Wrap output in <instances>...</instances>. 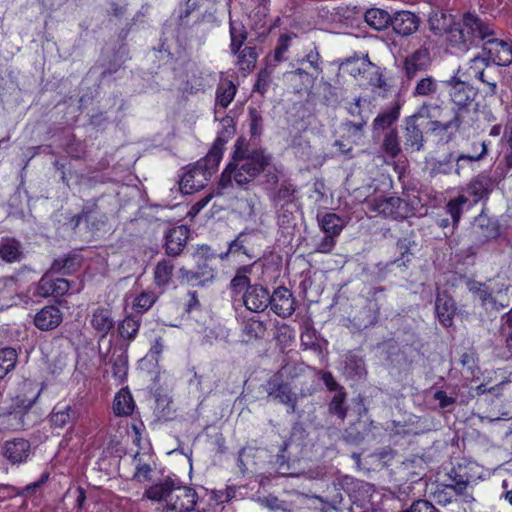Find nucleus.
<instances>
[{
  "mask_svg": "<svg viewBox=\"0 0 512 512\" xmlns=\"http://www.w3.org/2000/svg\"><path fill=\"white\" fill-rule=\"evenodd\" d=\"M400 116V106L395 104L393 107L381 111L373 120L372 128L374 132L389 129Z\"/></svg>",
  "mask_w": 512,
  "mask_h": 512,
  "instance_id": "473e14b6",
  "label": "nucleus"
},
{
  "mask_svg": "<svg viewBox=\"0 0 512 512\" xmlns=\"http://www.w3.org/2000/svg\"><path fill=\"white\" fill-rule=\"evenodd\" d=\"M437 92L438 82L432 76H427L416 83L412 94L416 97H432Z\"/></svg>",
  "mask_w": 512,
  "mask_h": 512,
  "instance_id": "a18cd8bd",
  "label": "nucleus"
},
{
  "mask_svg": "<svg viewBox=\"0 0 512 512\" xmlns=\"http://www.w3.org/2000/svg\"><path fill=\"white\" fill-rule=\"evenodd\" d=\"M435 311L443 326H452L453 318L456 313V306L451 296L445 292L438 293L435 301Z\"/></svg>",
  "mask_w": 512,
  "mask_h": 512,
  "instance_id": "393cba45",
  "label": "nucleus"
},
{
  "mask_svg": "<svg viewBox=\"0 0 512 512\" xmlns=\"http://www.w3.org/2000/svg\"><path fill=\"white\" fill-rule=\"evenodd\" d=\"M321 230L328 235L337 237L345 227V221L335 213H326L318 217Z\"/></svg>",
  "mask_w": 512,
  "mask_h": 512,
  "instance_id": "f704fd0d",
  "label": "nucleus"
},
{
  "mask_svg": "<svg viewBox=\"0 0 512 512\" xmlns=\"http://www.w3.org/2000/svg\"><path fill=\"white\" fill-rule=\"evenodd\" d=\"M270 298L269 306L278 316L288 318L294 313L295 299L292 292L287 288L283 286L276 288Z\"/></svg>",
  "mask_w": 512,
  "mask_h": 512,
  "instance_id": "4468645a",
  "label": "nucleus"
},
{
  "mask_svg": "<svg viewBox=\"0 0 512 512\" xmlns=\"http://www.w3.org/2000/svg\"><path fill=\"white\" fill-rule=\"evenodd\" d=\"M495 33L496 31L489 22L476 14L466 13L461 22L454 23L449 27L448 42L451 47L466 51L476 41L485 44L487 40L495 36Z\"/></svg>",
  "mask_w": 512,
  "mask_h": 512,
  "instance_id": "20e7f679",
  "label": "nucleus"
},
{
  "mask_svg": "<svg viewBox=\"0 0 512 512\" xmlns=\"http://www.w3.org/2000/svg\"><path fill=\"white\" fill-rule=\"evenodd\" d=\"M63 320V314L56 306H45L34 317L35 326L42 331L57 328Z\"/></svg>",
  "mask_w": 512,
  "mask_h": 512,
  "instance_id": "4be33fe9",
  "label": "nucleus"
},
{
  "mask_svg": "<svg viewBox=\"0 0 512 512\" xmlns=\"http://www.w3.org/2000/svg\"><path fill=\"white\" fill-rule=\"evenodd\" d=\"M365 204L370 211L385 218L403 220L414 215L411 204L396 196L366 199Z\"/></svg>",
  "mask_w": 512,
  "mask_h": 512,
  "instance_id": "0eeeda50",
  "label": "nucleus"
},
{
  "mask_svg": "<svg viewBox=\"0 0 512 512\" xmlns=\"http://www.w3.org/2000/svg\"><path fill=\"white\" fill-rule=\"evenodd\" d=\"M157 296L153 292H142L133 302V309L137 313L143 314L147 312L156 302Z\"/></svg>",
  "mask_w": 512,
  "mask_h": 512,
  "instance_id": "09e8293b",
  "label": "nucleus"
},
{
  "mask_svg": "<svg viewBox=\"0 0 512 512\" xmlns=\"http://www.w3.org/2000/svg\"><path fill=\"white\" fill-rule=\"evenodd\" d=\"M23 253L20 243L13 238H3L0 241V258L8 263L20 261Z\"/></svg>",
  "mask_w": 512,
  "mask_h": 512,
  "instance_id": "72a5a7b5",
  "label": "nucleus"
},
{
  "mask_svg": "<svg viewBox=\"0 0 512 512\" xmlns=\"http://www.w3.org/2000/svg\"><path fill=\"white\" fill-rule=\"evenodd\" d=\"M144 497L163 503L164 512H183L196 505L197 497L194 489L180 485L170 478L150 486Z\"/></svg>",
  "mask_w": 512,
  "mask_h": 512,
  "instance_id": "7ed1b4c3",
  "label": "nucleus"
},
{
  "mask_svg": "<svg viewBox=\"0 0 512 512\" xmlns=\"http://www.w3.org/2000/svg\"><path fill=\"white\" fill-rule=\"evenodd\" d=\"M365 79L368 80V83L374 87L381 90L387 89V82L383 77L381 69L374 64V69L369 70L367 74L364 76Z\"/></svg>",
  "mask_w": 512,
  "mask_h": 512,
  "instance_id": "4d7b16f0",
  "label": "nucleus"
},
{
  "mask_svg": "<svg viewBox=\"0 0 512 512\" xmlns=\"http://www.w3.org/2000/svg\"><path fill=\"white\" fill-rule=\"evenodd\" d=\"M497 179L484 172L478 174L468 185V191L473 195L475 201L488 197L497 185Z\"/></svg>",
  "mask_w": 512,
  "mask_h": 512,
  "instance_id": "b1692460",
  "label": "nucleus"
},
{
  "mask_svg": "<svg viewBox=\"0 0 512 512\" xmlns=\"http://www.w3.org/2000/svg\"><path fill=\"white\" fill-rule=\"evenodd\" d=\"M76 418V412L70 405H57L54 407L50 421L53 426L62 428Z\"/></svg>",
  "mask_w": 512,
  "mask_h": 512,
  "instance_id": "58836bf2",
  "label": "nucleus"
},
{
  "mask_svg": "<svg viewBox=\"0 0 512 512\" xmlns=\"http://www.w3.org/2000/svg\"><path fill=\"white\" fill-rule=\"evenodd\" d=\"M479 64L484 66H488L489 62L485 58L474 57L471 60V64L468 68V74L470 77H474L489 87V91L491 94H496L497 92V77L495 75V71L493 70H485L483 67H480Z\"/></svg>",
  "mask_w": 512,
  "mask_h": 512,
  "instance_id": "aec40b11",
  "label": "nucleus"
},
{
  "mask_svg": "<svg viewBox=\"0 0 512 512\" xmlns=\"http://www.w3.org/2000/svg\"><path fill=\"white\" fill-rule=\"evenodd\" d=\"M408 512H439L431 502L428 500H417L414 501L409 509H407Z\"/></svg>",
  "mask_w": 512,
  "mask_h": 512,
  "instance_id": "774afa93",
  "label": "nucleus"
},
{
  "mask_svg": "<svg viewBox=\"0 0 512 512\" xmlns=\"http://www.w3.org/2000/svg\"><path fill=\"white\" fill-rule=\"evenodd\" d=\"M190 231L184 226L170 228L164 235V248L169 256H178L181 254L187 244Z\"/></svg>",
  "mask_w": 512,
  "mask_h": 512,
  "instance_id": "2eb2a0df",
  "label": "nucleus"
},
{
  "mask_svg": "<svg viewBox=\"0 0 512 512\" xmlns=\"http://www.w3.org/2000/svg\"><path fill=\"white\" fill-rule=\"evenodd\" d=\"M454 168L452 155L448 159L442 161H436L432 166V173L437 174H449Z\"/></svg>",
  "mask_w": 512,
  "mask_h": 512,
  "instance_id": "338daca9",
  "label": "nucleus"
},
{
  "mask_svg": "<svg viewBox=\"0 0 512 512\" xmlns=\"http://www.w3.org/2000/svg\"><path fill=\"white\" fill-rule=\"evenodd\" d=\"M82 221H85L93 229H99V226L105 223L106 216L99 210L96 200L87 201L81 212L72 217L71 224L75 229Z\"/></svg>",
  "mask_w": 512,
  "mask_h": 512,
  "instance_id": "f3484780",
  "label": "nucleus"
},
{
  "mask_svg": "<svg viewBox=\"0 0 512 512\" xmlns=\"http://www.w3.org/2000/svg\"><path fill=\"white\" fill-rule=\"evenodd\" d=\"M317 76L315 72H309L303 68H297L284 74L287 81L295 85L298 92L311 89Z\"/></svg>",
  "mask_w": 512,
  "mask_h": 512,
  "instance_id": "7c9ffc66",
  "label": "nucleus"
},
{
  "mask_svg": "<svg viewBox=\"0 0 512 512\" xmlns=\"http://www.w3.org/2000/svg\"><path fill=\"white\" fill-rule=\"evenodd\" d=\"M90 324L99 335L100 339H104L115 324L112 311L105 307L94 309L91 314Z\"/></svg>",
  "mask_w": 512,
  "mask_h": 512,
  "instance_id": "5701e85b",
  "label": "nucleus"
},
{
  "mask_svg": "<svg viewBox=\"0 0 512 512\" xmlns=\"http://www.w3.org/2000/svg\"><path fill=\"white\" fill-rule=\"evenodd\" d=\"M256 450L253 448H243L239 452L238 462L242 472L248 470L249 466L255 465Z\"/></svg>",
  "mask_w": 512,
  "mask_h": 512,
  "instance_id": "bf43d9fd",
  "label": "nucleus"
},
{
  "mask_svg": "<svg viewBox=\"0 0 512 512\" xmlns=\"http://www.w3.org/2000/svg\"><path fill=\"white\" fill-rule=\"evenodd\" d=\"M271 156L263 150H247V142L239 138L235 144L232 161L226 165V187L235 181L238 185L250 182L270 165Z\"/></svg>",
  "mask_w": 512,
  "mask_h": 512,
  "instance_id": "f257e3e1",
  "label": "nucleus"
},
{
  "mask_svg": "<svg viewBox=\"0 0 512 512\" xmlns=\"http://www.w3.org/2000/svg\"><path fill=\"white\" fill-rule=\"evenodd\" d=\"M414 244V241L411 238L405 237L401 238L397 241V249L400 254V258H398L395 262L399 264V266H405L407 262H410L411 247Z\"/></svg>",
  "mask_w": 512,
  "mask_h": 512,
  "instance_id": "5fc2aeb1",
  "label": "nucleus"
},
{
  "mask_svg": "<svg viewBox=\"0 0 512 512\" xmlns=\"http://www.w3.org/2000/svg\"><path fill=\"white\" fill-rule=\"evenodd\" d=\"M250 131L252 136H259L262 132V116L255 108L249 110Z\"/></svg>",
  "mask_w": 512,
  "mask_h": 512,
  "instance_id": "0e129e2a",
  "label": "nucleus"
},
{
  "mask_svg": "<svg viewBox=\"0 0 512 512\" xmlns=\"http://www.w3.org/2000/svg\"><path fill=\"white\" fill-rule=\"evenodd\" d=\"M473 234L480 242L494 239L498 236L499 230L496 224L489 218L480 216L473 224Z\"/></svg>",
  "mask_w": 512,
  "mask_h": 512,
  "instance_id": "2f4dec72",
  "label": "nucleus"
},
{
  "mask_svg": "<svg viewBox=\"0 0 512 512\" xmlns=\"http://www.w3.org/2000/svg\"><path fill=\"white\" fill-rule=\"evenodd\" d=\"M31 446L29 441L23 438L7 440L2 445V455L12 465H18L27 461Z\"/></svg>",
  "mask_w": 512,
  "mask_h": 512,
  "instance_id": "ddd939ff",
  "label": "nucleus"
},
{
  "mask_svg": "<svg viewBox=\"0 0 512 512\" xmlns=\"http://www.w3.org/2000/svg\"><path fill=\"white\" fill-rule=\"evenodd\" d=\"M266 392L268 397L287 406L289 414H296L299 418L301 412L297 407L298 395L292 391L288 383H285L281 377L274 375L266 384Z\"/></svg>",
  "mask_w": 512,
  "mask_h": 512,
  "instance_id": "1a4fd4ad",
  "label": "nucleus"
},
{
  "mask_svg": "<svg viewBox=\"0 0 512 512\" xmlns=\"http://www.w3.org/2000/svg\"><path fill=\"white\" fill-rule=\"evenodd\" d=\"M345 398L346 393L343 390H339L335 393L329 403L330 413L338 416L342 420L346 417L347 414V408L344 405Z\"/></svg>",
  "mask_w": 512,
  "mask_h": 512,
  "instance_id": "8fccbe9b",
  "label": "nucleus"
},
{
  "mask_svg": "<svg viewBox=\"0 0 512 512\" xmlns=\"http://www.w3.org/2000/svg\"><path fill=\"white\" fill-rule=\"evenodd\" d=\"M295 192V187L291 183L284 181L273 196V201L276 205L281 202L291 203L294 199Z\"/></svg>",
  "mask_w": 512,
  "mask_h": 512,
  "instance_id": "864d4df0",
  "label": "nucleus"
},
{
  "mask_svg": "<svg viewBox=\"0 0 512 512\" xmlns=\"http://www.w3.org/2000/svg\"><path fill=\"white\" fill-rule=\"evenodd\" d=\"M194 258L198 263L203 260V266L199 264V269L197 271H190L185 268H181L180 273L183 279L189 283H192L195 280L204 282L213 279L214 268L209 264V262L215 259V255L212 253L211 248L207 245L198 247L194 254Z\"/></svg>",
  "mask_w": 512,
  "mask_h": 512,
  "instance_id": "9b49d317",
  "label": "nucleus"
},
{
  "mask_svg": "<svg viewBox=\"0 0 512 512\" xmlns=\"http://www.w3.org/2000/svg\"><path fill=\"white\" fill-rule=\"evenodd\" d=\"M390 25L395 33L407 37L418 30L420 18L410 11H397L391 16Z\"/></svg>",
  "mask_w": 512,
  "mask_h": 512,
  "instance_id": "a211bd4d",
  "label": "nucleus"
},
{
  "mask_svg": "<svg viewBox=\"0 0 512 512\" xmlns=\"http://www.w3.org/2000/svg\"><path fill=\"white\" fill-rule=\"evenodd\" d=\"M469 291L487 312H498L510 305L508 287L493 289L486 284L473 282L469 286Z\"/></svg>",
  "mask_w": 512,
  "mask_h": 512,
  "instance_id": "6e6552de",
  "label": "nucleus"
},
{
  "mask_svg": "<svg viewBox=\"0 0 512 512\" xmlns=\"http://www.w3.org/2000/svg\"><path fill=\"white\" fill-rule=\"evenodd\" d=\"M300 64L308 63L309 66L313 69V71L319 75L322 72L321 68V57L316 48L312 49L308 52L305 57L298 60Z\"/></svg>",
  "mask_w": 512,
  "mask_h": 512,
  "instance_id": "13d9d810",
  "label": "nucleus"
},
{
  "mask_svg": "<svg viewBox=\"0 0 512 512\" xmlns=\"http://www.w3.org/2000/svg\"><path fill=\"white\" fill-rule=\"evenodd\" d=\"M223 154V140L220 135L208 154L196 163L187 166L180 180V190L184 194H193L204 188L212 175L218 170Z\"/></svg>",
  "mask_w": 512,
  "mask_h": 512,
  "instance_id": "f03ea898",
  "label": "nucleus"
},
{
  "mask_svg": "<svg viewBox=\"0 0 512 512\" xmlns=\"http://www.w3.org/2000/svg\"><path fill=\"white\" fill-rule=\"evenodd\" d=\"M113 410L117 416H129L134 410V400L130 392L121 389L115 396Z\"/></svg>",
  "mask_w": 512,
  "mask_h": 512,
  "instance_id": "e433bc0d",
  "label": "nucleus"
},
{
  "mask_svg": "<svg viewBox=\"0 0 512 512\" xmlns=\"http://www.w3.org/2000/svg\"><path fill=\"white\" fill-rule=\"evenodd\" d=\"M431 61L429 49L421 46L405 58L403 68L406 76L414 78L419 72L427 70Z\"/></svg>",
  "mask_w": 512,
  "mask_h": 512,
  "instance_id": "dca6fc26",
  "label": "nucleus"
},
{
  "mask_svg": "<svg viewBox=\"0 0 512 512\" xmlns=\"http://www.w3.org/2000/svg\"><path fill=\"white\" fill-rule=\"evenodd\" d=\"M140 325V316L128 315L118 325L119 335L123 339L133 340L139 331Z\"/></svg>",
  "mask_w": 512,
  "mask_h": 512,
  "instance_id": "a19ab883",
  "label": "nucleus"
},
{
  "mask_svg": "<svg viewBox=\"0 0 512 512\" xmlns=\"http://www.w3.org/2000/svg\"><path fill=\"white\" fill-rule=\"evenodd\" d=\"M81 266V258L77 254H68L55 259L51 270L62 275H69Z\"/></svg>",
  "mask_w": 512,
  "mask_h": 512,
  "instance_id": "c9c22d12",
  "label": "nucleus"
},
{
  "mask_svg": "<svg viewBox=\"0 0 512 512\" xmlns=\"http://www.w3.org/2000/svg\"><path fill=\"white\" fill-rule=\"evenodd\" d=\"M450 101L453 104V115L469 129L473 127L478 117V110L474 103L476 91L467 83L455 77L448 81Z\"/></svg>",
  "mask_w": 512,
  "mask_h": 512,
  "instance_id": "39448f33",
  "label": "nucleus"
},
{
  "mask_svg": "<svg viewBox=\"0 0 512 512\" xmlns=\"http://www.w3.org/2000/svg\"><path fill=\"white\" fill-rule=\"evenodd\" d=\"M467 201L468 199L464 195H459L447 203L446 212L451 217L453 227L457 226L463 212V207Z\"/></svg>",
  "mask_w": 512,
  "mask_h": 512,
  "instance_id": "de8ad7c7",
  "label": "nucleus"
},
{
  "mask_svg": "<svg viewBox=\"0 0 512 512\" xmlns=\"http://www.w3.org/2000/svg\"><path fill=\"white\" fill-rule=\"evenodd\" d=\"M439 106L432 103H423L419 111L404 120V148L406 151H420L424 148V135L420 120L424 117L435 118Z\"/></svg>",
  "mask_w": 512,
  "mask_h": 512,
  "instance_id": "423d86ee",
  "label": "nucleus"
},
{
  "mask_svg": "<svg viewBox=\"0 0 512 512\" xmlns=\"http://www.w3.org/2000/svg\"><path fill=\"white\" fill-rule=\"evenodd\" d=\"M365 21L370 27L382 30L390 25L391 15L383 9L371 8L365 13Z\"/></svg>",
  "mask_w": 512,
  "mask_h": 512,
  "instance_id": "4c0bfd02",
  "label": "nucleus"
},
{
  "mask_svg": "<svg viewBox=\"0 0 512 512\" xmlns=\"http://www.w3.org/2000/svg\"><path fill=\"white\" fill-rule=\"evenodd\" d=\"M272 74L273 69L270 67H266L260 70L257 76V80L253 86V91L259 93L260 95H264L272 82Z\"/></svg>",
  "mask_w": 512,
  "mask_h": 512,
  "instance_id": "3c124183",
  "label": "nucleus"
},
{
  "mask_svg": "<svg viewBox=\"0 0 512 512\" xmlns=\"http://www.w3.org/2000/svg\"><path fill=\"white\" fill-rule=\"evenodd\" d=\"M292 39L291 35L282 34L278 39V44L274 51V58L276 62H281L284 60V54L287 52L290 41Z\"/></svg>",
  "mask_w": 512,
  "mask_h": 512,
  "instance_id": "e2e57ef3",
  "label": "nucleus"
},
{
  "mask_svg": "<svg viewBox=\"0 0 512 512\" xmlns=\"http://www.w3.org/2000/svg\"><path fill=\"white\" fill-rule=\"evenodd\" d=\"M271 301L270 293L262 286H249L243 295V302L247 309L253 312L264 311Z\"/></svg>",
  "mask_w": 512,
  "mask_h": 512,
  "instance_id": "6ab92c4d",
  "label": "nucleus"
},
{
  "mask_svg": "<svg viewBox=\"0 0 512 512\" xmlns=\"http://www.w3.org/2000/svg\"><path fill=\"white\" fill-rule=\"evenodd\" d=\"M230 34V48L237 55V66L242 71H250L254 68L257 60L255 48L245 46L241 49L243 42L246 40V33L242 29L237 30L233 23L230 24Z\"/></svg>",
  "mask_w": 512,
  "mask_h": 512,
  "instance_id": "9d476101",
  "label": "nucleus"
},
{
  "mask_svg": "<svg viewBox=\"0 0 512 512\" xmlns=\"http://www.w3.org/2000/svg\"><path fill=\"white\" fill-rule=\"evenodd\" d=\"M305 367L303 363L299 362H286L282 365L281 369L276 375L279 377H286L287 379H294L303 374Z\"/></svg>",
  "mask_w": 512,
  "mask_h": 512,
  "instance_id": "6e6d98bb",
  "label": "nucleus"
},
{
  "mask_svg": "<svg viewBox=\"0 0 512 512\" xmlns=\"http://www.w3.org/2000/svg\"><path fill=\"white\" fill-rule=\"evenodd\" d=\"M336 237L325 234V236L316 243L315 251L319 253H330L336 244Z\"/></svg>",
  "mask_w": 512,
  "mask_h": 512,
  "instance_id": "69168bd1",
  "label": "nucleus"
},
{
  "mask_svg": "<svg viewBox=\"0 0 512 512\" xmlns=\"http://www.w3.org/2000/svg\"><path fill=\"white\" fill-rule=\"evenodd\" d=\"M377 321V307L375 303L368 302L362 308L357 310L351 319L352 326L356 330H364Z\"/></svg>",
  "mask_w": 512,
  "mask_h": 512,
  "instance_id": "a878e982",
  "label": "nucleus"
},
{
  "mask_svg": "<svg viewBox=\"0 0 512 512\" xmlns=\"http://www.w3.org/2000/svg\"><path fill=\"white\" fill-rule=\"evenodd\" d=\"M510 169H512V145H508V147L503 150L496 171L500 170V176L501 178H504L505 174Z\"/></svg>",
  "mask_w": 512,
  "mask_h": 512,
  "instance_id": "052dcab7",
  "label": "nucleus"
},
{
  "mask_svg": "<svg viewBox=\"0 0 512 512\" xmlns=\"http://www.w3.org/2000/svg\"><path fill=\"white\" fill-rule=\"evenodd\" d=\"M109 364L112 366V376L117 384H122L128 374V355L121 349H115L109 358Z\"/></svg>",
  "mask_w": 512,
  "mask_h": 512,
  "instance_id": "c85d7f7f",
  "label": "nucleus"
},
{
  "mask_svg": "<svg viewBox=\"0 0 512 512\" xmlns=\"http://www.w3.org/2000/svg\"><path fill=\"white\" fill-rule=\"evenodd\" d=\"M174 264L171 260L163 259L159 261L154 270V279L157 286H166L172 277Z\"/></svg>",
  "mask_w": 512,
  "mask_h": 512,
  "instance_id": "c03bdc74",
  "label": "nucleus"
},
{
  "mask_svg": "<svg viewBox=\"0 0 512 512\" xmlns=\"http://www.w3.org/2000/svg\"><path fill=\"white\" fill-rule=\"evenodd\" d=\"M480 146V152L476 154H466L461 153L456 158L452 157L453 164H454V171L456 174L461 175L462 171L465 168V164H471L476 161H480L483 159L487 154V145L486 143L478 144Z\"/></svg>",
  "mask_w": 512,
  "mask_h": 512,
  "instance_id": "79ce46f5",
  "label": "nucleus"
},
{
  "mask_svg": "<svg viewBox=\"0 0 512 512\" xmlns=\"http://www.w3.org/2000/svg\"><path fill=\"white\" fill-rule=\"evenodd\" d=\"M266 326L265 324L257 319H248L243 326V334L246 337V341L255 339H261L265 336Z\"/></svg>",
  "mask_w": 512,
  "mask_h": 512,
  "instance_id": "49530a36",
  "label": "nucleus"
},
{
  "mask_svg": "<svg viewBox=\"0 0 512 512\" xmlns=\"http://www.w3.org/2000/svg\"><path fill=\"white\" fill-rule=\"evenodd\" d=\"M69 282L64 278H53L50 274H45L40 279L37 286V294L41 297L62 296L68 292Z\"/></svg>",
  "mask_w": 512,
  "mask_h": 512,
  "instance_id": "412c9836",
  "label": "nucleus"
},
{
  "mask_svg": "<svg viewBox=\"0 0 512 512\" xmlns=\"http://www.w3.org/2000/svg\"><path fill=\"white\" fill-rule=\"evenodd\" d=\"M17 360L18 354L14 348L0 349V380L15 368Z\"/></svg>",
  "mask_w": 512,
  "mask_h": 512,
  "instance_id": "37998d69",
  "label": "nucleus"
},
{
  "mask_svg": "<svg viewBox=\"0 0 512 512\" xmlns=\"http://www.w3.org/2000/svg\"><path fill=\"white\" fill-rule=\"evenodd\" d=\"M341 69L351 76L363 77L369 70L374 69V64L369 60L368 56L351 57L341 63Z\"/></svg>",
  "mask_w": 512,
  "mask_h": 512,
  "instance_id": "c756f323",
  "label": "nucleus"
},
{
  "mask_svg": "<svg viewBox=\"0 0 512 512\" xmlns=\"http://www.w3.org/2000/svg\"><path fill=\"white\" fill-rule=\"evenodd\" d=\"M468 480L463 479L462 476H459V479L456 477L451 479V483L445 486L444 491L435 492V496L438 498V501L441 503H448L451 501L452 493L462 494L468 485Z\"/></svg>",
  "mask_w": 512,
  "mask_h": 512,
  "instance_id": "ea45409f",
  "label": "nucleus"
},
{
  "mask_svg": "<svg viewBox=\"0 0 512 512\" xmlns=\"http://www.w3.org/2000/svg\"><path fill=\"white\" fill-rule=\"evenodd\" d=\"M431 125H432V128L434 131L438 130L441 132H446L448 130L465 132V131L469 130V128L466 125H464L463 123H460V120H458L454 115L447 122H441L438 120H434L431 122Z\"/></svg>",
  "mask_w": 512,
  "mask_h": 512,
  "instance_id": "603ef678",
  "label": "nucleus"
},
{
  "mask_svg": "<svg viewBox=\"0 0 512 512\" xmlns=\"http://www.w3.org/2000/svg\"><path fill=\"white\" fill-rule=\"evenodd\" d=\"M427 463L420 456L405 459L400 465V472L410 481L420 480L426 473Z\"/></svg>",
  "mask_w": 512,
  "mask_h": 512,
  "instance_id": "bb28decb",
  "label": "nucleus"
},
{
  "mask_svg": "<svg viewBox=\"0 0 512 512\" xmlns=\"http://www.w3.org/2000/svg\"><path fill=\"white\" fill-rule=\"evenodd\" d=\"M263 506L272 511L281 510L283 512H293V509L286 502L279 500L277 497L268 496L261 500Z\"/></svg>",
  "mask_w": 512,
  "mask_h": 512,
  "instance_id": "680f3d73",
  "label": "nucleus"
},
{
  "mask_svg": "<svg viewBox=\"0 0 512 512\" xmlns=\"http://www.w3.org/2000/svg\"><path fill=\"white\" fill-rule=\"evenodd\" d=\"M380 151L386 158V163H390V160L396 159L402 153L397 129L391 128L384 134Z\"/></svg>",
  "mask_w": 512,
  "mask_h": 512,
  "instance_id": "cd10ccee",
  "label": "nucleus"
},
{
  "mask_svg": "<svg viewBox=\"0 0 512 512\" xmlns=\"http://www.w3.org/2000/svg\"><path fill=\"white\" fill-rule=\"evenodd\" d=\"M482 50L487 55L488 62L499 66H509L512 63V42L498 38L497 33L482 44Z\"/></svg>",
  "mask_w": 512,
  "mask_h": 512,
  "instance_id": "f8f14e48",
  "label": "nucleus"
}]
</instances>
